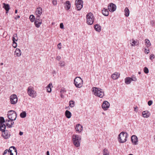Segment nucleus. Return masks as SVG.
Returning <instances> with one entry per match:
<instances>
[{"label": "nucleus", "instance_id": "obj_37", "mask_svg": "<svg viewBox=\"0 0 155 155\" xmlns=\"http://www.w3.org/2000/svg\"><path fill=\"white\" fill-rule=\"evenodd\" d=\"M145 43H146L147 45V47L150 46V41L148 39H145Z\"/></svg>", "mask_w": 155, "mask_h": 155}, {"label": "nucleus", "instance_id": "obj_60", "mask_svg": "<svg viewBox=\"0 0 155 155\" xmlns=\"http://www.w3.org/2000/svg\"><path fill=\"white\" fill-rule=\"evenodd\" d=\"M62 96H63V95L62 94H61V97H62Z\"/></svg>", "mask_w": 155, "mask_h": 155}, {"label": "nucleus", "instance_id": "obj_15", "mask_svg": "<svg viewBox=\"0 0 155 155\" xmlns=\"http://www.w3.org/2000/svg\"><path fill=\"white\" fill-rule=\"evenodd\" d=\"M131 141L135 145L137 144V142L138 141V138L135 135H132L131 138Z\"/></svg>", "mask_w": 155, "mask_h": 155}, {"label": "nucleus", "instance_id": "obj_17", "mask_svg": "<svg viewBox=\"0 0 155 155\" xmlns=\"http://www.w3.org/2000/svg\"><path fill=\"white\" fill-rule=\"evenodd\" d=\"M65 5L64 8L66 10H68L71 7V3L69 1H67L65 2Z\"/></svg>", "mask_w": 155, "mask_h": 155}, {"label": "nucleus", "instance_id": "obj_14", "mask_svg": "<svg viewBox=\"0 0 155 155\" xmlns=\"http://www.w3.org/2000/svg\"><path fill=\"white\" fill-rule=\"evenodd\" d=\"M3 8H4L6 11V14L8 13L9 10L10 9V7L8 4H5V3H3Z\"/></svg>", "mask_w": 155, "mask_h": 155}, {"label": "nucleus", "instance_id": "obj_13", "mask_svg": "<svg viewBox=\"0 0 155 155\" xmlns=\"http://www.w3.org/2000/svg\"><path fill=\"white\" fill-rule=\"evenodd\" d=\"M10 133L8 131V130H6L3 132V133L2 134V136L3 138L5 139H8L10 136Z\"/></svg>", "mask_w": 155, "mask_h": 155}, {"label": "nucleus", "instance_id": "obj_49", "mask_svg": "<svg viewBox=\"0 0 155 155\" xmlns=\"http://www.w3.org/2000/svg\"><path fill=\"white\" fill-rule=\"evenodd\" d=\"M152 103L153 102L152 101H148V104L149 106H150L152 105Z\"/></svg>", "mask_w": 155, "mask_h": 155}, {"label": "nucleus", "instance_id": "obj_6", "mask_svg": "<svg viewBox=\"0 0 155 155\" xmlns=\"http://www.w3.org/2000/svg\"><path fill=\"white\" fill-rule=\"evenodd\" d=\"M74 83L75 86L77 87L80 88L82 86L83 81L80 77L75 78L74 80Z\"/></svg>", "mask_w": 155, "mask_h": 155}, {"label": "nucleus", "instance_id": "obj_51", "mask_svg": "<svg viewBox=\"0 0 155 155\" xmlns=\"http://www.w3.org/2000/svg\"><path fill=\"white\" fill-rule=\"evenodd\" d=\"M58 46L59 48V49H61V47H60L59 48V46H61V43H59L58 44Z\"/></svg>", "mask_w": 155, "mask_h": 155}, {"label": "nucleus", "instance_id": "obj_20", "mask_svg": "<svg viewBox=\"0 0 155 155\" xmlns=\"http://www.w3.org/2000/svg\"><path fill=\"white\" fill-rule=\"evenodd\" d=\"M94 28L95 30L98 32L101 31V27L98 24H96L94 25Z\"/></svg>", "mask_w": 155, "mask_h": 155}, {"label": "nucleus", "instance_id": "obj_36", "mask_svg": "<svg viewBox=\"0 0 155 155\" xmlns=\"http://www.w3.org/2000/svg\"><path fill=\"white\" fill-rule=\"evenodd\" d=\"M74 102L73 101H70L69 102V106L71 107H72L74 105Z\"/></svg>", "mask_w": 155, "mask_h": 155}, {"label": "nucleus", "instance_id": "obj_12", "mask_svg": "<svg viewBox=\"0 0 155 155\" xmlns=\"http://www.w3.org/2000/svg\"><path fill=\"white\" fill-rule=\"evenodd\" d=\"M110 106L109 103L107 101H104L102 104V107L104 110H106Z\"/></svg>", "mask_w": 155, "mask_h": 155}, {"label": "nucleus", "instance_id": "obj_16", "mask_svg": "<svg viewBox=\"0 0 155 155\" xmlns=\"http://www.w3.org/2000/svg\"><path fill=\"white\" fill-rule=\"evenodd\" d=\"M75 129L77 131L80 132L82 130V126L81 125L78 124L76 125Z\"/></svg>", "mask_w": 155, "mask_h": 155}, {"label": "nucleus", "instance_id": "obj_54", "mask_svg": "<svg viewBox=\"0 0 155 155\" xmlns=\"http://www.w3.org/2000/svg\"><path fill=\"white\" fill-rule=\"evenodd\" d=\"M23 134V132L21 131H20L19 133V135L21 136Z\"/></svg>", "mask_w": 155, "mask_h": 155}, {"label": "nucleus", "instance_id": "obj_55", "mask_svg": "<svg viewBox=\"0 0 155 155\" xmlns=\"http://www.w3.org/2000/svg\"><path fill=\"white\" fill-rule=\"evenodd\" d=\"M137 107H134V111H135L136 112H137V110H136V109H137Z\"/></svg>", "mask_w": 155, "mask_h": 155}, {"label": "nucleus", "instance_id": "obj_45", "mask_svg": "<svg viewBox=\"0 0 155 155\" xmlns=\"http://www.w3.org/2000/svg\"><path fill=\"white\" fill-rule=\"evenodd\" d=\"M52 3L54 5H57V2L56 0H52Z\"/></svg>", "mask_w": 155, "mask_h": 155}, {"label": "nucleus", "instance_id": "obj_62", "mask_svg": "<svg viewBox=\"0 0 155 155\" xmlns=\"http://www.w3.org/2000/svg\"><path fill=\"white\" fill-rule=\"evenodd\" d=\"M133 155V154H129V155Z\"/></svg>", "mask_w": 155, "mask_h": 155}, {"label": "nucleus", "instance_id": "obj_9", "mask_svg": "<svg viewBox=\"0 0 155 155\" xmlns=\"http://www.w3.org/2000/svg\"><path fill=\"white\" fill-rule=\"evenodd\" d=\"M10 101L11 104H15L18 101V98L16 94H12L10 96Z\"/></svg>", "mask_w": 155, "mask_h": 155}, {"label": "nucleus", "instance_id": "obj_52", "mask_svg": "<svg viewBox=\"0 0 155 155\" xmlns=\"http://www.w3.org/2000/svg\"><path fill=\"white\" fill-rule=\"evenodd\" d=\"M12 149H10V148H9V150H8V151H9V152L10 153H13L12 152V150H11Z\"/></svg>", "mask_w": 155, "mask_h": 155}, {"label": "nucleus", "instance_id": "obj_56", "mask_svg": "<svg viewBox=\"0 0 155 155\" xmlns=\"http://www.w3.org/2000/svg\"><path fill=\"white\" fill-rule=\"evenodd\" d=\"M47 155H49V151H47L46 153Z\"/></svg>", "mask_w": 155, "mask_h": 155}, {"label": "nucleus", "instance_id": "obj_4", "mask_svg": "<svg viewBox=\"0 0 155 155\" xmlns=\"http://www.w3.org/2000/svg\"><path fill=\"white\" fill-rule=\"evenodd\" d=\"M128 135L127 133L122 132L118 135V141L120 143H124L127 140V138Z\"/></svg>", "mask_w": 155, "mask_h": 155}, {"label": "nucleus", "instance_id": "obj_28", "mask_svg": "<svg viewBox=\"0 0 155 155\" xmlns=\"http://www.w3.org/2000/svg\"><path fill=\"white\" fill-rule=\"evenodd\" d=\"M124 15L126 17H128L129 16L130 12L129 9L127 7H126L124 9Z\"/></svg>", "mask_w": 155, "mask_h": 155}, {"label": "nucleus", "instance_id": "obj_46", "mask_svg": "<svg viewBox=\"0 0 155 155\" xmlns=\"http://www.w3.org/2000/svg\"><path fill=\"white\" fill-rule=\"evenodd\" d=\"M13 46L14 48H15L17 46V43L16 42H13Z\"/></svg>", "mask_w": 155, "mask_h": 155}, {"label": "nucleus", "instance_id": "obj_33", "mask_svg": "<svg viewBox=\"0 0 155 155\" xmlns=\"http://www.w3.org/2000/svg\"><path fill=\"white\" fill-rule=\"evenodd\" d=\"M29 18L31 22H33L35 20V16L33 15H31L30 16Z\"/></svg>", "mask_w": 155, "mask_h": 155}, {"label": "nucleus", "instance_id": "obj_34", "mask_svg": "<svg viewBox=\"0 0 155 155\" xmlns=\"http://www.w3.org/2000/svg\"><path fill=\"white\" fill-rule=\"evenodd\" d=\"M130 41L131 42L132 46H134L135 45H136V43L137 42L134 40L132 39L131 40H130Z\"/></svg>", "mask_w": 155, "mask_h": 155}, {"label": "nucleus", "instance_id": "obj_64", "mask_svg": "<svg viewBox=\"0 0 155 155\" xmlns=\"http://www.w3.org/2000/svg\"><path fill=\"white\" fill-rule=\"evenodd\" d=\"M54 73H55V72L54 71Z\"/></svg>", "mask_w": 155, "mask_h": 155}, {"label": "nucleus", "instance_id": "obj_39", "mask_svg": "<svg viewBox=\"0 0 155 155\" xmlns=\"http://www.w3.org/2000/svg\"><path fill=\"white\" fill-rule=\"evenodd\" d=\"M5 121L4 118L3 117H0V124L4 123Z\"/></svg>", "mask_w": 155, "mask_h": 155}, {"label": "nucleus", "instance_id": "obj_43", "mask_svg": "<svg viewBox=\"0 0 155 155\" xmlns=\"http://www.w3.org/2000/svg\"><path fill=\"white\" fill-rule=\"evenodd\" d=\"M143 71L144 73L146 74H147L149 72L148 68H144Z\"/></svg>", "mask_w": 155, "mask_h": 155}, {"label": "nucleus", "instance_id": "obj_8", "mask_svg": "<svg viewBox=\"0 0 155 155\" xmlns=\"http://www.w3.org/2000/svg\"><path fill=\"white\" fill-rule=\"evenodd\" d=\"M83 2L82 0H76L75 5L77 10H80L83 7Z\"/></svg>", "mask_w": 155, "mask_h": 155}, {"label": "nucleus", "instance_id": "obj_41", "mask_svg": "<svg viewBox=\"0 0 155 155\" xmlns=\"http://www.w3.org/2000/svg\"><path fill=\"white\" fill-rule=\"evenodd\" d=\"M149 51H150L149 50L148 48L147 49V48H145L144 51V52L145 53L147 54L149 53Z\"/></svg>", "mask_w": 155, "mask_h": 155}, {"label": "nucleus", "instance_id": "obj_3", "mask_svg": "<svg viewBox=\"0 0 155 155\" xmlns=\"http://www.w3.org/2000/svg\"><path fill=\"white\" fill-rule=\"evenodd\" d=\"M72 138L74 145L76 147H79L80 145L81 136L78 135H73Z\"/></svg>", "mask_w": 155, "mask_h": 155}, {"label": "nucleus", "instance_id": "obj_25", "mask_svg": "<svg viewBox=\"0 0 155 155\" xmlns=\"http://www.w3.org/2000/svg\"><path fill=\"white\" fill-rule=\"evenodd\" d=\"M119 76L120 74L119 73L115 72L112 75V78L113 79L115 80L119 77Z\"/></svg>", "mask_w": 155, "mask_h": 155}, {"label": "nucleus", "instance_id": "obj_11", "mask_svg": "<svg viewBox=\"0 0 155 155\" xmlns=\"http://www.w3.org/2000/svg\"><path fill=\"white\" fill-rule=\"evenodd\" d=\"M137 80V79L136 77H134V78L127 77L125 79V82L126 84H130L132 81H136Z\"/></svg>", "mask_w": 155, "mask_h": 155}, {"label": "nucleus", "instance_id": "obj_26", "mask_svg": "<svg viewBox=\"0 0 155 155\" xmlns=\"http://www.w3.org/2000/svg\"><path fill=\"white\" fill-rule=\"evenodd\" d=\"M15 54L17 56H20L21 54V50L18 48H16L15 52Z\"/></svg>", "mask_w": 155, "mask_h": 155}, {"label": "nucleus", "instance_id": "obj_21", "mask_svg": "<svg viewBox=\"0 0 155 155\" xmlns=\"http://www.w3.org/2000/svg\"><path fill=\"white\" fill-rule=\"evenodd\" d=\"M6 125L4 123L0 124V130L2 132L5 131Z\"/></svg>", "mask_w": 155, "mask_h": 155}, {"label": "nucleus", "instance_id": "obj_32", "mask_svg": "<svg viewBox=\"0 0 155 155\" xmlns=\"http://www.w3.org/2000/svg\"><path fill=\"white\" fill-rule=\"evenodd\" d=\"M103 151V155H109V152L105 148L104 149Z\"/></svg>", "mask_w": 155, "mask_h": 155}, {"label": "nucleus", "instance_id": "obj_7", "mask_svg": "<svg viewBox=\"0 0 155 155\" xmlns=\"http://www.w3.org/2000/svg\"><path fill=\"white\" fill-rule=\"evenodd\" d=\"M28 93L30 97H35L36 96V92L34 90L33 87L29 86L28 89Z\"/></svg>", "mask_w": 155, "mask_h": 155}, {"label": "nucleus", "instance_id": "obj_31", "mask_svg": "<svg viewBox=\"0 0 155 155\" xmlns=\"http://www.w3.org/2000/svg\"><path fill=\"white\" fill-rule=\"evenodd\" d=\"M3 155H14L13 153H10L8 150H6L4 151Z\"/></svg>", "mask_w": 155, "mask_h": 155}, {"label": "nucleus", "instance_id": "obj_22", "mask_svg": "<svg viewBox=\"0 0 155 155\" xmlns=\"http://www.w3.org/2000/svg\"><path fill=\"white\" fill-rule=\"evenodd\" d=\"M42 13V9L41 8H37L35 11L36 15H41Z\"/></svg>", "mask_w": 155, "mask_h": 155}, {"label": "nucleus", "instance_id": "obj_19", "mask_svg": "<svg viewBox=\"0 0 155 155\" xmlns=\"http://www.w3.org/2000/svg\"><path fill=\"white\" fill-rule=\"evenodd\" d=\"M42 24V20H36L35 21V24L37 28H39L41 25Z\"/></svg>", "mask_w": 155, "mask_h": 155}, {"label": "nucleus", "instance_id": "obj_24", "mask_svg": "<svg viewBox=\"0 0 155 155\" xmlns=\"http://www.w3.org/2000/svg\"><path fill=\"white\" fill-rule=\"evenodd\" d=\"M65 116L68 118H70L71 116V112L68 110H66L65 112Z\"/></svg>", "mask_w": 155, "mask_h": 155}, {"label": "nucleus", "instance_id": "obj_29", "mask_svg": "<svg viewBox=\"0 0 155 155\" xmlns=\"http://www.w3.org/2000/svg\"><path fill=\"white\" fill-rule=\"evenodd\" d=\"M52 86V83H50L47 87V91L48 92H50L51 91V86Z\"/></svg>", "mask_w": 155, "mask_h": 155}, {"label": "nucleus", "instance_id": "obj_2", "mask_svg": "<svg viewBox=\"0 0 155 155\" xmlns=\"http://www.w3.org/2000/svg\"><path fill=\"white\" fill-rule=\"evenodd\" d=\"M92 91L94 92V94L96 96L99 97L100 98L103 97L104 96V94L102 90L96 87H93L92 88Z\"/></svg>", "mask_w": 155, "mask_h": 155}, {"label": "nucleus", "instance_id": "obj_58", "mask_svg": "<svg viewBox=\"0 0 155 155\" xmlns=\"http://www.w3.org/2000/svg\"><path fill=\"white\" fill-rule=\"evenodd\" d=\"M134 77H135L134 75H133V76H132V77L131 78H134Z\"/></svg>", "mask_w": 155, "mask_h": 155}, {"label": "nucleus", "instance_id": "obj_48", "mask_svg": "<svg viewBox=\"0 0 155 155\" xmlns=\"http://www.w3.org/2000/svg\"><path fill=\"white\" fill-rule=\"evenodd\" d=\"M60 28L61 29H63L64 28V25L63 23H61L60 25Z\"/></svg>", "mask_w": 155, "mask_h": 155}, {"label": "nucleus", "instance_id": "obj_53", "mask_svg": "<svg viewBox=\"0 0 155 155\" xmlns=\"http://www.w3.org/2000/svg\"><path fill=\"white\" fill-rule=\"evenodd\" d=\"M20 17V16H19V15H17L16 16V17H15V19H18V18H19Z\"/></svg>", "mask_w": 155, "mask_h": 155}, {"label": "nucleus", "instance_id": "obj_23", "mask_svg": "<svg viewBox=\"0 0 155 155\" xmlns=\"http://www.w3.org/2000/svg\"><path fill=\"white\" fill-rule=\"evenodd\" d=\"M103 14L105 16H107L109 15V12L107 9L104 8L102 10Z\"/></svg>", "mask_w": 155, "mask_h": 155}, {"label": "nucleus", "instance_id": "obj_42", "mask_svg": "<svg viewBox=\"0 0 155 155\" xmlns=\"http://www.w3.org/2000/svg\"><path fill=\"white\" fill-rule=\"evenodd\" d=\"M60 64L61 67H63L64 65V61H61L60 63Z\"/></svg>", "mask_w": 155, "mask_h": 155}, {"label": "nucleus", "instance_id": "obj_27", "mask_svg": "<svg viewBox=\"0 0 155 155\" xmlns=\"http://www.w3.org/2000/svg\"><path fill=\"white\" fill-rule=\"evenodd\" d=\"M18 37H17V34H14L12 37V40L13 42H16V41H17L18 40Z\"/></svg>", "mask_w": 155, "mask_h": 155}, {"label": "nucleus", "instance_id": "obj_47", "mask_svg": "<svg viewBox=\"0 0 155 155\" xmlns=\"http://www.w3.org/2000/svg\"><path fill=\"white\" fill-rule=\"evenodd\" d=\"M65 91L64 90V88H62L60 92L61 94H62L64 93V92H65Z\"/></svg>", "mask_w": 155, "mask_h": 155}, {"label": "nucleus", "instance_id": "obj_50", "mask_svg": "<svg viewBox=\"0 0 155 155\" xmlns=\"http://www.w3.org/2000/svg\"><path fill=\"white\" fill-rule=\"evenodd\" d=\"M61 58V57H60V56H58L56 57V59L57 60H58V61H59V60Z\"/></svg>", "mask_w": 155, "mask_h": 155}, {"label": "nucleus", "instance_id": "obj_38", "mask_svg": "<svg viewBox=\"0 0 155 155\" xmlns=\"http://www.w3.org/2000/svg\"><path fill=\"white\" fill-rule=\"evenodd\" d=\"M10 149H12L13 150H14V152L15 153V155H17V150H16V148L14 146H12L10 147Z\"/></svg>", "mask_w": 155, "mask_h": 155}, {"label": "nucleus", "instance_id": "obj_35", "mask_svg": "<svg viewBox=\"0 0 155 155\" xmlns=\"http://www.w3.org/2000/svg\"><path fill=\"white\" fill-rule=\"evenodd\" d=\"M14 124V122L13 121H11V124H9L8 123L6 124V126L9 128H11L12 127V126Z\"/></svg>", "mask_w": 155, "mask_h": 155}, {"label": "nucleus", "instance_id": "obj_10", "mask_svg": "<svg viewBox=\"0 0 155 155\" xmlns=\"http://www.w3.org/2000/svg\"><path fill=\"white\" fill-rule=\"evenodd\" d=\"M108 9L110 12H113L116 10V6L115 4L113 3H110L108 5Z\"/></svg>", "mask_w": 155, "mask_h": 155}, {"label": "nucleus", "instance_id": "obj_44", "mask_svg": "<svg viewBox=\"0 0 155 155\" xmlns=\"http://www.w3.org/2000/svg\"><path fill=\"white\" fill-rule=\"evenodd\" d=\"M154 57V55L153 54H151L150 56V59L151 60H152Z\"/></svg>", "mask_w": 155, "mask_h": 155}, {"label": "nucleus", "instance_id": "obj_1", "mask_svg": "<svg viewBox=\"0 0 155 155\" xmlns=\"http://www.w3.org/2000/svg\"><path fill=\"white\" fill-rule=\"evenodd\" d=\"M9 120H6V121L9 122L10 120L13 121L15 120L17 117V114L16 112L12 110H9L8 111L7 114Z\"/></svg>", "mask_w": 155, "mask_h": 155}, {"label": "nucleus", "instance_id": "obj_30", "mask_svg": "<svg viewBox=\"0 0 155 155\" xmlns=\"http://www.w3.org/2000/svg\"><path fill=\"white\" fill-rule=\"evenodd\" d=\"M20 115L21 117L25 118L26 116V113L25 111H23L20 113Z\"/></svg>", "mask_w": 155, "mask_h": 155}, {"label": "nucleus", "instance_id": "obj_57", "mask_svg": "<svg viewBox=\"0 0 155 155\" xmlns=\"http://www.w3.org/2000/svg\"><path fill=\"white\" fill-rule=\"evenodd\" d=\"M18 10L17 9H16L15 11V13L16 14L17 13Z\"/></svg>", "mask_w": 155, "mask_h": 155}, {"label": "nucleus", "instance_id": "obj_40", "mask_svg": "<svg viewBox=\"0 0 155 155\" xmlns=\"http://www.w3.org/2000/svg\"><path fill=\"white\" fill-rule=\"evenodd\" d=\"M37 15V16L36 17V18L35 19V20H38V21L42 20L41 19V18H40V15Z\"/></svg>", "mask_w": 155, "mask_h": 155}, {"label": "nucleus", "instance_id": "obj_61", "mask_svg": "<svg viewBox=\"0 0 155 155\" xmlns=\"http://www.w3.org/2000/svg\"><path fill=\"white\" fill-rule=\"evenodd\" d=\"M138 74H140V72H138Z\"/></svg>", "mask_w": 155, "mask_h": 155}, {"label": "nucleus", "instance_id": "obj_63", "mask_svg": "<svg viewBox=\"0 0 155 155\" xmlns=\"http://www.w3.org/2000/svg\"><path fill=\"white\" fill-rule=\"evenodd\" d=\"M15 153H14V155H15Z\"/></svg>", "mask_w": 155, "mask_h": 155}, {"label": "nucleus", "instance_id": "obj_18", "mask_svg": "<svg viewBox=\"0 0 155 155\" xmlns=\"http://www.w3.org/2000/svg\"><path fill=\"white\" fill-rule=\"evenodd\" d=\"M150 114L148 111H144L142 113V116L144 117L147 118L149 117Z\"/></svg>", "mask_w": 155, "mask_h": 155}, {"label": "nucleus", "instance_id": "obj_59", "mask_svg": "<svg viewBox=\"0 0 155 155\" xmlns=\"http://www.w3.org/2000/svg\"><path fill=\"white\" fill-rule=\"evenodd\" d=\"M3 63H0V65H3Z\"/></svg>", "mask_w": 155, "mask_h": 155}, {"label": "nucleus", "instance_id": "obj_5", "mask_svg": "<svg viewBox=\"0 0 155 155\" xmlns=\"http://www.w3.org/2000/svg\"><path fill=\"white\" fill-rule=\"evenodd\" d=\"M94 16L91 12H90L86 15L87 23L88 25H92L94 20Z\"/></svg>", "mask_w": 155, "mask_h": 155}]
</instances>
